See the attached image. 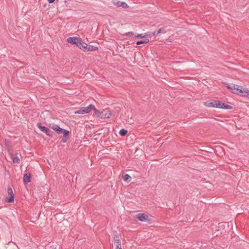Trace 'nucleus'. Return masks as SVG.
Wrapping results in <instances>:
<instances>
[{"label":"nucleus","mask_w":249,"mask_h":249,"mask_svg":"<svg viewBox=\"0 0 249 249\" xmlns=\"http://www.w3.org/2000/svg\"><path fill=\"white\" fill-rule=\"evenodd\" d=\"M204 105L208 107H213L225 109H231V106L228 105L219 100H212L204 103Z\"/></svg>","instance_id":"obj_1"},{"label":"nucleus","mask_w":249,"mask_h":249,"mask_svg":"<svg viewBox=\"0 0 249 249\" xmlns=\"http://www.w3.org/2000/svg\"><path fill=\"white\" fill-rule=\"evenodd\" d=\"M51 128L58 134H62L63 135V137L62 139V142L63 143L68 141L70 136V132L68 130L60 127L57 124H53Z\"/></svg>","instance_id":"obj_2"},{"label":"nucleus","mask_w":249,"mask_h":249,"mask_svg":"<svg viewBox=\"0 0 249 249\" xmlns=\"http://www.w3.org/2000/svg\"><path fill=\"white\" fill-rule=\"evenodd\" d=\"M91 109H93L95 112L97 110L93 105L90 104L87 107H83L80 108L78 110L75 111V114H84L89 113Z\"/></svg>","instance_id":"obj_3"},{"label":"nucleus","mask_w":249,"mask_h":249,"mask_svg":"<svg viewBox=\"0 0 249 249\" xmlns=\"http://www.w3.org/2000/svg\"><path fill=\"white\" fill-rule=\"evenodd\" d=\"M136 217L142 222H150L151 220V219L149 217V216L144 213H138L136 215Z\"/></svg>","instance_id":"obj_4"},{"label":"nucleus","mask_w":249,"mask_h":249,"mask_svg":"<svg viewBox=\"0 0 249 249\" xmlns=\"http://www.w3.org/2000/svg\"><path fill=\"white\" fill-rule=\"evenodd\" d=\"M237 94L249 98V90L247 88L240 86Z\"/></svg>","instance_id":"obj_5"},{"label":"nucleus","mask_w":249,"mask_h":249,"mask_svg":"<svg viewBox=\"0 0 249 249\" xmlns=\"http://www.w3.org/2000/svg\"><path fill=\"white\" fill-rule=\"evenodd\" d=\"M7 192L10 196V197H9L8 198H7L5 199V201L8 203L12 202L14 201V193L13 192V190H12V188L8 187V189H7Z\"/></svg>","instance_id":"obj_6"},{"label":"nucleus","mask_w":249,"mask_h":249,"mask_svg":"<svg viewBox=\"0 0 249 249\" xmlns=\"http://www.w3.org/2000/svg\"><path fill=\"white\" fill-rule=\"evenodd\" d=\"M37 126L42 132H44L48 136H52L51 131L47 127L41 125L40 124H38Z\"/></svg>","instance_id":"obj_7"},{"label":"nucleus","mask_w":249,"mask_h":249,"mask_svg":"<svg viewBox=\"0 0 249 249\" xmlns=\"http://www.w3.org/2000/svg\"><path fill=\"white\" fill-rule=\"evenodd\" d=\"M230 87H228V89L232 90V92L234 94H237V93H238V91L240 86H238L233 84H230Z\"/></svg>","instance_id":"obj_8"},{"label":"nucleus","mask_w":249,"mask_h":249,"mask_svg":"<svg viewBox=\"0 0 249 249\" xmlns=\"http://www.w3.org/2000/svg\"><path fill=\"white\" fill-rule=\"evenodd\" d=\"M86 45L85 46V49H84V52L86 51H94L95 50H97L98 49V48L96 46H94L93 45L87 44H86Z\"/></svg>","instance_id":"obj_9"},{"label":"nucleus","mask_w":249,"mask_h":249,"mask_svg":"<svg viewBox=\"0 0 249 249\" xmlns=\"http://www.w3.org/2000/svg\"><path fill=\"white\" fill-rule=\"evenodd\" d=\"M86 43L82 41L81 38H79L78 41H77L76 45L79 48L83 51L85 49V46H86Z\"/></svg>","instance_id":"obj_10"},{"label":"nucleus","mask_w":249,"mask_h":249,"mask_svg":"<svg viewBox=\"0 0 249 249\" xmlns=\"http://www.w3.org/2000/svg\"><path fill=\"white\" fill-rule=\"evenodd\" d=\"M114 246H120L121 245L120 234H117L114 236Z\"/></svg>","instance_id":"obj_11"},{"label":"nucleus","mask_w":249,"mask_h":249,"mask_svg":"<svg viewBox=\"0 0 249 249\" xmlns=\"http://www.w3.org/2000/svg\"><path fill=\"white\" fill-rule=\"evenodd\" d=\"M78 38L77 37H69L67 39V41L69 43L76 45Z\"/></svg>","instance_id":"obj_12"},{"label":"nucleus","mask_w":249,"mask_h":249,"mask_svg":"<svg viewBox=\"0 0 249 249\" xmlns=\"http://www.w3.org/2000/svg\"><path fill=\"white\" fill-rule=\"evenodd\" d=\"M31 175L30 173L26 174L24 175L23 181L24 183H27L31 181Z\"/></svg>","instance_id":"obj_13"},{"label":"nucleus","mask_w":249,"mask_h":249,"mask_svg":"<svg viewBox=\"0 0 249 249\" xmlns=\"http://www.w3.org/2000/svg\"><path fill=\"white\" fill-rule=\"evenodd\" d=\"M123 179L124 181L129 182L131 180V177L129 175L125 174L123 176Z\"/></svg>","instance_id":"obj_14"},{"label":"nucleus","mask_w":249,"mask_h":249,"mask_svg":"<svg viewBox=\"0 0 249 249\" xmlns=\"http://www.w3.org/2000/svg\"><path fill=\"white\" fill-rule=\"evenodd\" d=\"M149 41L148 39H145L143 40H140L137 42L136 44L137 45H141L142 44H146Z\"/></svg>","instance_id":"obj_15"},{"label":"nucleus","mask_w":249,"mask_h":249,"mask_svg":"<svg viewBox=\"0 0 249 249\" xmlns=\"http://www.w3.org/2000/svg\"><path fill=\"white\" fill-rule=\"evenodd\" d=\"M127 132L128 131L127 130H125L124 129H121L120 130L119 134L122 136H124L127 134Z\"/></svg>","instance_id":"obj_16"},{"label":"nucleus","mask_w":249,"mask_h":249,"mask_svg":"<svg viewBox=\"0 0 249 249\" xmlns=\"http://www.w3.org/2000/svg\"><path fill=\"white\" fill-rule=\"evenodd\" d=\"M166 33V30L164 28H160L157 31V34H165Z\"/></svg>","instance_id":"obj_17"},{"label":"nucleus","mask_w":249,"mask_h":249,"mask_svg":"<svg viewBox=\"0 0 249 249\" xmlns=\"http://www.w3.org/2000/svg\"><path fill=\"white\" fill-rule=\"evenodd\" d=\"M120 1H118V0H112L111 3H113V4L118 7H120Z\"/></svg>","instance_id":"obj_18"},{"label":"nucleus","mask_w":249,"mask_h":249,"mask_svg":"<svg viewBox=\"0 0 249 249\" xmlns=\"http://www.w3.org/2000/svg\"><path fill=\"white\" fill-rule=\"evenodd\" d=\"M12 160L14 163H19V159L18 157H13Z\"/></svg>","instance_id":"obj_19"},{"label":"nucleus","mask_w":249,"mask_h":249,"mask_svg":"<svg viewBox=\"0 0 249 249\" xmlns=\"http://www.w3.org/2000/svg\"><path fill=\"white\" fill-rule=\"evenodd\" d=\"M120 7H122L124 8H128V6L126 2L122 1L120 2Z\"/></svg>","instance_id":"obj_20"},{"label":"nucleus","mask_w":249,"mask_h":249,"mask_svg":"<svg viewBox=\"0 0 249 249\" xmlns=\"http://www.w3.org/2000/svg\"><path fill=\"white\" fill-rule=\"evenodd\" d=\"M135 36L138 38H142L145 37L144 34H138L137 35Z\"/></svg>","instance_id":"obj_21"},{"label":"nucleus","mask_w":249,"mask_h":249,"mask_svg":"<svg viewBox=\"0 0 249 249\" xmlns=\"http://www.w3.org/2000/svg\"><path fill=\"white\" fill-rule=\"evenodd\" d=\"M145 37H151L152 36V33L151 32H147L146 33H144Z\"/></svg>","instance_id":"obj_22"},{"label":"nucleus","mask_w":249,"mask_h":249,"mask_svg":"<svg viewBox=\"0 0 249 249\" xmlns=\"http://www.w3.org/2000/svg\"><path fill=\"white\" fill-rule=\"evenodd\" d=\"M223 83L224 84L225 86L227 89H228V87H230V84H228V83Z\"/></svg>","instance_id":"obj_23"},{"label":"nucleus","mask_w":249,"mask_h":249,"mask_svg":"<svg viewBox=\"0 0 249 249\" xmlns=\"http://www.w3.org/2000/svg\"><path fill=\"white\" fill-rule=\"evenodd\" d=\"M4 142L6 146L9 145V141L8 140H5Z\"/></svg>","instance_id":"obj_24"},{"label":"nucleus","mask_w":249,"mask_h":249,"mask_svg":"<svg viewBox=\"0 0 249 249\" xmlns=\"http://www.w3.org/2000/svg\"><path fill=\"white\" fill-rule=\"evenodd\" d=\"M115 10V8L112 6H110V11L113 12Z\"/></svg>","instance_id":"obj_25"},{"label":"nucleus","mask_w":249,"mask_h":249,"mask_svg":"<svg viewBox=\"0 0 249 249\" xmlns=\"http://www.w3.org/2000/svg\"><path fill=\"white\" fill-rule=\"evenodd\" d=\"M158 34H157V32H153L152 33V36H156Z\"/></svg>","instance_id":"obj_26"},{"label":"nucleus","mask_w":249,"mask_h":249,"mask_svg":"<svg viewBox=\"0 0 249 249\" xmlns=\"http://www.w3.org/2000/svg\"><path fill=\"white\" fill-rule=\"evenodd\" d=\"M47 1L49 3H52L55 1V0H47Z\"/></svg>","instance_id":"obj_27"},{"label":"nucleus","mask_w":249,"mask_h":249,"mask_svg":"<svg viewBox=\"0 0 249 249\" xmlns=\"http://www.w3.org/2000/svg\"><path fill=\"white\" fill-rule=\"evenodd\" d=\"M120 248H122L121 245L120 246H115V249H120Z\"/></svg>","instance_id":"obj_28"},{"label":"nucleus","mask_w":249,"mask_h":249,"mask_svg":"<svg viewBox=\"0 0 249 249\" xmlns=\"http://www.w3.org/2000/svg\"><path fill=\"white\" fill-rule=\"evenodd\" d=\"M130 34H131V35H133V33L132 32H129L128 33L126 34L127 35H129Z\"/></svg>","instance_id":"obj_29"}]
</instances>
